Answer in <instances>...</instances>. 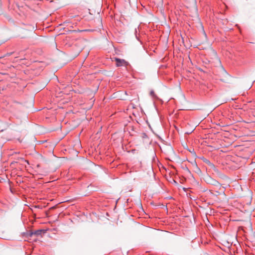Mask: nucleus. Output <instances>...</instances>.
<instances>
[{"mask_svg":"<svg viewBox=\"0 0 255 255\" xmlns=\"http://www.w3.org/2000/svg\"><path fill=\"white\" fill-rule=\"evenodd\" d=\"M42 233H45L44 230H38L35 231H26L22 233V236L24 238V240L28 239L29 238L32 237L33 236L38 237L41 235Z\"/></svg>","mask_w":255,"mask_h":255,"instance_id":"nucleus-1","label":"nucleus"},{"mask_svg":"<svg viewBox=\"0 0 255 255\" xmlns=\"http://www.w3.org/2000/svg\"><path fill=\"white\" fill-rule=\"evenodd\" d=\"M115 61L116 62V65L118 67L122 66L126 63V61L125 60L121 59L118 58H116Z\"/></svg>","mask_w":255,"mask_h":255,"instance_id":"nucleus-2","label":"nucleus"},{"mask_svg":"<svg viewBox=\"0 0 255 255\" xmlns=\"http://www.w3.org/2000/svg\"><path fill=\"white\" fill-rule=\"evenodd\" d=\"M150 95L153 98H155V99L157 98V97H156V95L155 94L153 90H151L150 92Z\"/></svg>","mask_w":255,"mask_h":255,"instance_id":"nucleus-3","label":"nucleus"},{"mask_svg":"<svg viewBox=\"0 0 255 255\" xmlns=\"http://www.w3.org/2000/svg\"><path fill=\"white\" fill-rule=\"evenodd\" d=\"M204 162H205L206 163L210 162V161H209L208 160H207V159H205V160H204Z\"/></svg>","mask_w":255,"mask_h":255,"instance_id":"nucleus-4","label":"nucleus"},{"mask_svg":"<svg viewBox=\"0 0 255 255\" xmlns=\"http://www.w3.org/2000/svg\"><path fill=\"white\" fill-rule=\"evenodd\" d=\"M11 54V53H7V55H10Z\"/></svg>","mask_w":255,"mask_h":255,"instance_id":"nucleus-5","label":"nucleus"}]
</instances>
